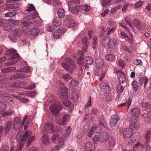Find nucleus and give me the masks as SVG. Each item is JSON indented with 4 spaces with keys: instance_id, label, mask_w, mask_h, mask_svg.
I'll return each mask as SVG.
<instances>
[{
    "instance_id": "b1692460",
    "label": "nucleus",
    "mask_w": 151,
    "mask_h": 151,
    "mask_svg": "<svg viewBox=\"0 0 151 151\" xmlns=\"http://www.w3.org/2000/svg\"><path fill=\"white\" fill-rule=\"evenodd\" d=\"M41 139V142L43 144L47 145L49 143V138L47 134H43L42 136Z\"/></svg>"
},
{
    "instance_id": "cd10ccee",
    "label": "nucleus",
    "mask_w": 151,
    "mask_h": 151,
    "mask_svg": "<svg viewBox=\"0 0 151 151\" xmlns=\"http://www.w3.org/2000/svg\"><path fill=\"white\" fill-rule=\"evenodd\" d=\"M140 110L137 108H133L131 111V113L132 116H139L140 114Z\"/></svg>"
},
{
    "instance_id": "1a4fd4ad",
    "label": "nucleus",
    "mask_w": 151,
    "mask_h": 151,
    "mask_svg": "<svg viewBox=\"0 0 151 151\" xmlns=\"http://www.w3.org/2000/svg\"><path fill=\"white\" fill-rule=\"evenodd\" d=\"M138 117L139 116H132L131 117L130 126L135 129H138L140 126V124L137 122Z\"/></svg>"
},
{
    "instance_id": "c756f323",
    "label": "nucleus",
    "mask_w": 151,
    "mask_h": 151,
    "mask_svg": "<svg viewBox=\"0 0 151 151\" xmlns=\"http://www.w3.org/2000/svg\"><path fill=\"white\" fill-rule=\"evenodd\" d=\"M91 129L93 132L96 133H99L101 130V127L96 125L92 126Z\"/></svg>"
},
{
    "instance_id": "5fc2aeb1",
    "label": "nucleus",
    "mask_w": 151,
    "mask_h": 151,
    "mask_svg": "<svg viewBox=\"0 0 151 151\" xmlns=\"http://www.w3.org/2000/svg\"><path fill=\"white\" fill-rule=\"evenodd\" d=\"M17 63V60H13L12 61L10 62L7 63H5V65L6 66L12 65L16 64Z\"/></svg>"
},
{
    "instance_id": "393cba45",
    "label": "nucleus",
    "mask_w": 151,
    "mask_h": 151,
    "mask_svg": "<svg viewBox=\"0 0 151 151\" xmlns=\"http://www.w3.org/2000/svg\"><path fill=\"white\" fill-rule=\"evenodd\" d=\"M148 81L149 80L147 77L143 76L142 77H140L139 78V83L140 85H142L144 83V87H145Z\"/></svg>"
},
{
    "instance_id": "473e14b6",
    "label": "nucleus",
    "mask_w": 151,
    "mask_h": 151,
    "mask_svg": "<svg viewBox=\"0 0 151 151\" xmlns=\"http://www.w3.org/2000/svg\"><path fill=\"white\" fill-rule=\"evenodd\" d=\"M18 12L15 11H13L6 13L5 15V17H12L17 15Z\"/></svg>"
},
{
    "instance_id": "6ab92c4d",
    "label": "nucleus",
    "mask_w": 151,
    "mask_h": 151,
    "mask_svg": "<svg viewBox=\"0 0 151 151\" xmlns=\"http://www.w3.org/2000/svg\"><path fill=\"white\" fill-rule=\"evenodd\" d=\"M100 137V142H106L109 138V134L106 132L101 133Z\"/></svg>"
},
{
    "instance_id": "69168bd1",
    "label": "nucleus",
    "mask_w": 151,
    "mask_h": 151,
    "mask_svg": "<svg viewBox=\"0 0 151 151\" xmlns=\"http://www.w3.org/2000/svg\"><path fill=\"white\" fill-rule=\"evenodd\" d=\"M5 100L9 103L13 102V98L11 97H8L6 95L5 97Z\"/></svg>"
},
{
    "instance_id": "6e6d98bb",
    "label": "nucleus",
    "mask_w": 151,
    "mask_h": 151,
    "mask_svg": "<svg viewBox=\"0 0 151 151\" xmlns=\"http://www.w3.org/2000/svg\"><path fill=\"white\" fill-rule=\"evenodd\" d=\"M111 0H104L102 2V5L104 6H107L110 4Z\"/></svg>"
},
{
    "instance_id": "f257e3e1",
    "label": "nucleus",
    "mask_w": 151,
    "mask_h": 151,
    "mask_svg": "<svg viewBox=\"0 0 151 151\" xmlns=\"http://www.w3.org/2000/svg\"><path fill=\"white\" fill-rule=\"evenodd\" d=\"M32 17L30 16H27V17H24V19L26 20V21H24L22 23V25L23 26L22 27V29L24 32H25L26 33H28L29 32L30 34L33 35V36H36L37 35L39 31L37 28L33 27L32 28V30L29 31L28 27H27V26H29L30 24L32 23V22L34 21L33 19H31Z\"/></svg>"
},
{
    "instance_id": "4468645a",
    "label": "nucleus",
    "mask_w": 151,
    "mask_h": 151,
    "mask_svg": "<svg viewBox=\"0 0 151 151\" xmlns=\"http://www.w3.org/2000/svg\"><path fill=\"white\" fill-rule=\"evenodd\" d=\"M85 151H94V144L90 141L86 142L84 144Z\"/></svg>"
},
{
    "instance_id": "c85d7f7f",
    "label": "nucleus",
    "mask_w": 151,
    "mask_h": 151,
    "mask_svg": "<svg viewBox=\"0 0 151 151\" xmlns=\"http://www.w3.org/2000/svg\"><path fill=\"white\" fill-rule=\"evenodd\" d=\"M71 99L74 101H77L78 99V96L77 92L76 91H72L71 95Z\"/></svg>"
},
{
    "instance_id": "79ce46f5",
    "label": "nucleus",
    "mask_w": 151,
    "mask_h": 151,
    "mask_svg": "<svg viewBox=\"0 0 151 151\" xmlns=\"http://www.w3.org/2000/svg\"><path fill=\"white\" fill-rule=\"evenodd\" d=\"M7 107L6 103L3 102H0V111H4Z\"/></svg>"
},
{
    "instance_id": "4d7b16f0",
    "label": "nucleus",
    "mask_w": 151,
    "mask_h": 151,
    "mask_svg": "<svg viewBox=\"0 0 151 151\" xmlns=\"http://www.w3.org/2000/svg\"><path fill=\"white\" fill-rule=\"evenodd\" d=\"M9 147L7 145H3L0 149V151H8Z\"/></svg>"
},
{
    "instance_id": "603ef678",
    "label": "nucleus",
    "mask_w": 151,
    "mask_h": 151,
    "mask_svg": "<svg viewBox=\"0 0 151 151\" xmlns=\"http://www.w3.org/2000/svg\"><path fill=\"white\" fill-rule=\"evenodd\" d=\"M14 34L17 36H20L21 35L22 32L21 31L18 29H15L14 31Z\"/></svg>"
},
{
    "instance_id": "a18cd8bd",
    "label": "nucleus",
    "mask_w": 151,
    "mask_h": 151,
    "mask_svg": "<svg viewBox=\"0 0 151 151\" xmlns=\"http://www.w3.org/2000/svg\"><path fill=\"white\" fill-rule=\"evenodd\" d=\"M116 90L118 93H120L123 91L124 87L122 86L121 84H119L117 86Z\"/></svg>"
},
{
    "instance_id": "423d86ee",
    "label": "nucleus",
    "mask_w": 151,
    "mask_h": 151,
    "mask_svg": "<svg viewBox=\"0 0 151 151\" xmlns=\"http://www.w3.org/2000/svg\"><path fill=\"white\" fill-rule=\"evenodd\" d=\"M32 132L28 130H27L24 134H23L22 132H19L16 136V139L17 141L22 142L26 141L31 135Z\"/></svg>"
},
{
    "instance_id": "72a5a7b5",
    "label": "nucleus",
    "mask_w": 151,
    "mask_h": 151,
    "mask_svg": "<svg viewBox=\"0 0 151 151\" xmlns=\"http://www.w3.org/2000/svg\"><path fill=\"white\" fill-rule=\"evenodd\" d=\"M132 24L137 29H139L142 28L141 24L139 20L137 19L134 20L132 22Z\"/></svg>"
},
{
    "instance_id": "f03ea898",
    "label": "nucleus",
    "mask_w": 151,
    "mask_h": 151,
    "mask_svg": "<svg viewBox=\"0 0 151 151\" xmlns=\"http://www.w3.org/2000/svg\"><path fill=\"white\" fill-rule=\"evenodd\" d=\"M65 62H63L62 63V66L70 73H72L76 69V65L73 60L68 57L65 58Z\"/></svg>"
},
{
    "instance_id": "3c124183",
    "label": "nucleus",
    "mask_w": 151,
    "mask_h": 151,
    "mask_svg": "<svg viewBox=\"0 0 151 151\" xmlns=\"http://www.w3.org/2000/svg\"><path fill=\"white\" fill-rule=\"evenodd\" d=\"M47 30L49 32H52L55 29V27L50 24H48L46 27Z\"/></svg>"
},
{
    "instance_id": "9b49d317",
    "label": "nucleus",
    "mask_w": 151,
    "mask_h": 151,
    "mask_svg": "<svg viewBox=\"0 0 151 151\" xmlns=\"http://www.w3.org/2000/svg\"><path fill=\"white\" fill-rule=\"evenodd\" d=\"M13 126L14 129L16 130L21 129L23 126L21 119L19 118L16 117L14 121Z\"/></svg>"
},
{
    "instance_id": "ea45409f",
    "label": "nucleus",
    "mask_w": 151,
    "mask_h": 151,
    "mask_svg": "<svg viewBox=\"0 0 151 151\" xmlns=\"http://www.w3.org/2000/svg\"><path fill=\"white\" fill-rule=\"evenodd\" d=\"M78 82L77 81L73 80L70 82L69 86L70 87L73 88L75 87H77L78 85Z\"/></svg>"
},
{
    "instance_id": "f3484780",
    "label": "nucleus",
    "mask_w": 151,
    "mask_h": 151,
    "mask_svg": "<svg viewBox=\"0 0 151 151\" xmlns=\"http://www.w3.org/2000/svg\"><path fill=\"white\" fill-rule=\"evenodd\" d=\"M65 32V30L63 28H59L56 31L52 33L55 38L57 39L59 38L61 36L62 33Z\"/></svg>"
},
{
    "instance_id": "bb28decb",
    "label": "nucleus",
    "mask_w": 151,
    "mask_h": 151,
    "mask_svg": "<svg viewBox=\"0 0 151 151\" xmlns=\"http://www.w3.org/2000/svg\"><path fill=\"white\" fill-rule=\"evenodd\" d=\"M60 18L57 17H55L53 21V24L55 26L58 27L61 25L62 21Z\"/></svg>"
},
{
    "instance_id": "2eb2a0df",
    "label": "nucleus",
    "mask_w": 151,
    "mask_h": 151,
    "mask_svg": "<svg viewBox=\"0 0 151 151\" xmlns=\"http://www.w3.org/2000/svg\"><path fill=\"white\" fill-rule=\"evenodd\" d=\"M119 120V119L117 114H114L112 115L110 120V125L111 127H114Z\"/></svg>"
},
{
    "instance_id": "c03bdc74",
    "label": "nucleus",
    "mask_w": 151,
    "mask_h": 151,
    "mask_svg": "<svg viewBox=\"0 0 151 151\" xmlns=\"http://www.w3.org/2000/svg\"><path fill=\"white\" fill-rule=\"evenodd\" d=\"M132 86L133 87V88L134 91H137L139 89V86L137 85V82L135 81H133L132 83Z\"/></svg>"
},
{
    "instance_id": "6e6552de",
    "label": "nucleus",
    "mask_w": 151,
    "mask_h": 151,
    "mask_svg": "<svg viewBox=\"0 0 151 151\" xmlns=\"http://www.w3.org/2000/svg\"><path fill=\"white\" fill-rule=\"evenodd\" d=\"M65 19V24L66 27L69 28H72L73 29V28L75 29V27H77L76 23L72 20L70 15H68L66 16Z\"/></svg>"
},
{
    "instance_id": "7ed1b4c3",
    "label": "nucleus",
    "mask_w": 151,
    "mask_h": 151,
    "mask_svg": "<svg viewBox=\"0 0 151 151\" xmlns=\"http://www.w3.org/2000/svg\"><path fill=\"white\" fill-rule=\"evenodd\" d=\"M117 43V40L114 38L109 37H105L102 40V44L104 47H108L109 48L114 47Z\"/></svg>"
},
{
    "instance_id": "052dcab7",
    "label": "nucleus",
    "mask_w": 151,
    "mask_h": 151,
    "mask_svg": "<svg viewBox=\"0 0 151 151\" xmlns=\"http://www.w3.org/2000/svg\"><path fill=\"white\" fill-rule=\"evenodd\" d=\"M12 110L5 111L3 114V116H9L12 114Z\"/></svg>"
},
{
    "instance_id": "20e7f679",
    "label": "nucleus",
    "mask_w": 151,
    "mask_h": 151,
    "mask_svg": "<svg viewBox=\"0 0 151 151\" xmlns=\"http://www.w3.org/2000/svg\"><path fill=\"white\" fill-rule=\"evenodd\" d=\"M71 127H68V128L65 130L64 132L61 134L58 135V141L59 143L63 142L65 140L69 137L70 133L71 132ZM64 143H63L60 145L63 146Z\"/></svg>"
},
{
    "instance_id": "5701e85b",
    "label": "nucleus",
    "mask_w": 151,
    "mask_h": 151,
    "mask_svg": "<svg viewBox=\"0 0 151 151\" xmlns=\"http://www.w3.org/2000/svg\"><path fill=\"white\" fill-rule=\"evenodd\" d=\"M101 89L104 93H107L109 92L110 88L106 83H102L101 84Z\"/></svg>"
},
{
    "instance_id": "37998d69",
    "label": "nucleus",
    "mask_w": 151,
    "mask_h": 151,
    "mask_svg": "<svg viewBox=\"0 0 151 151\" xmlns=\"http://www.w3.org/2000/svg\"><path fill=\"white\" fill-rule=\"evenodd\" d=\"M106 59L109 61H113L115 59V56L113 54H109L106 55Z\"/></svg>"
},
{
    "instance_id": "680f3d73",
    "label": "nucleus",
    "mask_w": 151,
    "mask_h": 151,
    "mask_svg": "<svg viewBox=\"0 0 151 151\" xmlns=\"http://www.w3.org/2000/svg\"><path fill=\"white\" fill-rule=\"evenodd\" d=\"M100 137H99L98 136H95L93 138V142L94 143H97L98 142H100Z\"/></svg>"
},
{
    "instance_id": "c9c22d12",
    "label": "nucleus",
    "mask_w": 151,
    "mask_h": 151,
    "mask_svg": "<svg viewBox=\"0 0 151 151\" xmlns=\"http://www.w3.org/2000/svg\"><path fill=\"white\" fill-rule=\"evenodd\" d=\"M57 14L59 18H62L65 16V11L62 8L59 9L58 10Z\"/></svg>"
},
{
    "instance_id": "0eeeda50",
    "label": "nucleus",
    "mask_w": 151,
    "mask_h": 151,
    "mask_svg": "<svg viewBox=\"0 0 151 151\" xmlns=\"http://www.w3.org/2000/svg\"><path fill=\"white\" fill-rule=\"evenodd\" d=\"M58 94L59 97L62 99H68V95L67 93V89L63 83H62L61 87L59 89Z\"/></svg>"
},
{
    "instance_id": "dca6fc26",
    "label": "nucleus",
    "mask_w": 151,
    "mask_h": 151,
    "mask_svg": "<svg viewBox=\"0 0 151 151\" xmlns=\"http://www.w3.org/2000/svg\"><path fill=\"white\" fill-rule=\"evenodd\" d=\"M70 116L68 114L64 115L63 117L62 121H61V119H56L55 122L59 125H64L66 122L69 119Z\"/></svg>"
},
{
    "instance_id": "aec40b11",
    "label": "nucleus",
    "mask_w": 151,
    "mask_h": 151,
    "mask_svg": "<svg viewBox=\"0 0 151 151\" xmlns=\"http://www.w3.org/2000/svg\"><path fill=\"white\" fill-rule=\"evenodd\" d=\"M133 133V130L132 129L127 128L124 130L123 135L125 138H128L131 137Z\"/></svg>"
},
{
    "instance_id": "0e129e2a",
    "label": "nucleus",
    "mask_w": 151,
    "mask_h": 151,
    "mask_svg": "<svg viewBox=\"0 0 151 151\" xmlns=\"http://www.w3.org/2000/svg\"><path fill=\"white\" fill-rule=\"evenodd\" d=\"M130 139V140L128 142L129 144H131L132 143L138 140V139L134 137L133 136L131 137Z\"/></svg>"
},
{
    "instance_id": "f8f14e48",
    "label": "nucleus",
    "mask_w": 151,
    "mask_h": 151,
    "mask_svg": "<svg viewBox=\"0 0 151 151\" xmlns=\"http://www.w3.org/2000/svg\"><path fill=\"white\" fill-rule=\"evenodd\" d=\"M6 53L8 55H12V56L9 58V60H10L17 58L19 56L18 54L17 53L16 50L12 49H9L7 50Z\"/></svg>"
},
{
    "instance_id": "09e8293b",
    "label": "nucleus",
    "mask_w": 151,
    "mask_h": 151,
    "mask_svg": "<svg viewBox=\"0 0 151 151\" xmlns=\"http://www.w3.org/2000/svg\"><path fill=\"white\" fill-rule=\"evenodd\" d=\"M82 10L86 12H88L90 9V7L87 5L82 6L81 7Z\"/></svg>"
},
{
    "instance_id": "8fccbe9b",
    "label": "nucleus",
    "mask_w": 151,
    "mask_h": 151,
    "mask_svg": "<svg viewBox=\"0 0 151 151\" xmlns=\"http://www.w3.org/2000/svg\"><path fill=\"white\" fill-rule=\"evenodd\" d=\"M109 145L111 147H113L114 146L115 143V141L114 138H111L109 140Z\"/></svg>"
},
{
    "instance_id": "338daca9",
    "label": "nucleus",
    "mask_w": 151,
    "mask_h": 151,
    "mask_svg": "<svg viewBox=\"0 0 151 151\" xmlns=\"http://www.w3.org/2000/svg\"><path fill=\"white\" fill-rule=\"evenodd\" d=\"M35 139L34 136H31L28 140L27 143V146H29L31 143Z\"/></svg>"
},
{
    "instance_id": "774afa93",
    "label": "nucleus",
    "mask_w": 151,
    "mask_h": 151,
    "mask_svg": "<svg viewBox=\"0 0 151 151\" xmlns=\"http://www.w3.org/2000/svg\"><path fill=\"white\" fill-rule=\"evenodd\" d=\"M61 147H62V146H56L53 147L50 151H58L60 149Z\"/></svg>"
},
{
    "instance_id": "9d476101",
    "label": "nucleus",
    "mask_w": 151,
    "mask_h": 151,
    "mask_svg": "<svg viewBox=\"0 0 151 151\" xmlns=\"http://www.w3.org/2000/svg\"><path fill=\"white\" fill-rule=\"evenodd\" d=\"M68 4L69 11L74 14H78L80 7L78 5H74L71 2H68Z\"/></svg>"
},
{
    "instance_id": "4c0bfd02",
    "label": "nucleus",
    "mask_w": 151,
    "mask_h": 151,
    "mask_svg": "<svg viewBox=\"0 0 151 151\" xmlns=\"http://www.w3.org/2000/svg\"><path fill=\"white\" fill-rule=\"evenodd\" d=\"M31 69L29 66L23 67L19 69L16 72L27 73L30 71Z\"/></svg>"
},
{
    "instance_id": "4be33fe9",
    "label": "nucleus",
    "mask_w": 151,
    "mask_h": 151,
    "mask_svg": "<svg viewBox=\"0 0 151 151\" xmlns=\"http://www.w3.org/2000/svg\"><path fill=\"white\" fill-rule=\"evenodd\" d=\"M104 60L101 58L96 59L95 60V66L98 68L101 67L104 65Z\"/></svg>"
},
{
    "instance_id": "e433bc0d",
    "label": "nucleus",
    "mask_w": 151,
    "mask_h": 151,
    "mask_svg": "<svg viewBox=\"0 0 151 151\" xmlns=\"http://www.w3.org/2000/svg\"><path fill=\"white\" fill-rule=\"evenodd\" d=\"M119 81L120 84H122L126 82V79L124 74L120 75L119 77Z\"/></svg>"
},
{
    "instance_id": "864d4df0",
    "label": "nucleus",
    "mask_w": 151,
    "mask_h": 151,
    "mask_svg": "<svg viewBox=\"0 0 151 151\" xmlns=\"http://www.w3.org/2000/svg\"><path fill=\"white\" fill-rule=\"evenodd\" d=\"M26 10L29 12H30L32 11H35V7L33 6V4H31L30 5V6L28 7Z\"/></svg>"
},
{
    "instance_id": "a19ab883",
    "label": "nucleus",
    "mask_w": 151,
    "mask_h": 151,
    "mask_svg": "<svg viewBox=\"0 0 151 151\" xmlns=\"http://www.w3.org/2000/svg\"><path fill=\"white\" fill-rule=\"evenodd\" d=\"M85 60L87 64L91 65L93 63V60L91 57H86L85 58Z\"/></svg>"
},
{
    "instance_id": "412c9836",
    "label": "nucleus",
    "mask_w": 151,
    "mask_h": 151,
    "mask_svg": "<svg viewBox=\"0 0 151 151\" xmlns=\"http://www.w3.org/2000/svg\"><path fill=\"white\" fill-rule=\"evenodd\" d=\"M12 125V122L8 121L6 122L5 125L4 133L5 134H7L10 131Z\"/></svg>"
},
{
    "instance_id": "2f4dec72",
    "label": "nucleus",
    "mask_w": 151,
    "mask_h": 151,
    "mask_svg": "<svg viewBox=\"0 0 151 151\" xmlns=\"http://www.w3.org/2000/svg\"><path fill=\"white\" fill-rule=\"evenodd\" d=\"M16 68L15 67H11L6 68L5 69H2V72L4 73L10 72L12 71L16 72Z\"/></svg>"
},
{
    "instance_id": "7c9ffc66",
    "label": "nucleus",
    "mask_w": 151,
    "mask_h": 151,
    "mask_svg": "<svg viewBox=\"0 0 151 151\" xmlns=\"http://www.w3.org/2000/svg\"><path fill=\"white\" fill-rule=\"evenodd\" d=\"M139 147H140L141 148L143 149L144 146L142 144H141L140 142H137L136 144H135L133 146V150H128L127 149H123L122 150L123 151H134V150L137 148Z\"/></svg>"
},
{
    "instance_id": "f704fd0d",
    "label": "nucleus",
    "mask_w": 151,
    "mask_h": 151,
    "mask_svg": "<svg viewBox=\"0 0 151 151\" xmlns=\"http://www.w3.org/2000/svg\"><path fill=\"white\" fill-rule=\"evenodd\" d=\"M132 102V100L130 98L127 100L125 102L122 103V104L118 106L119 107H121L124 106L125 104H127L128 106V109L129 108Z\"/></svg>"
},
{
    "instance_id": "e2e57ef3",
    "label": "nucleus",
    "mask_w": 151,
    "mask_h": 151,
    "mask_svg": "<svg viewBox=\"0 0 151 151\" xmlns=\"http://www.w3.org/2000/svg\"><path fill=\"white\" fill-rule=\"evenodd\" d=\"M142 62V61L139 59L135 60L133 62V63L135 65H141Z\"/></svg>"
},
{
    "instance_id": "ddd939ff",
    "label": "nucleus",
    "mask_w": 151,
    "mask_h": 151,
    "mask_svg": "<svg viewBox=\"0 0 151 151\" xmlns=\"http://www.w3.org/2000/svg\"><path fill=\"white\" fill-rule=\"evenodd\" d=\"M44 128L45 131L47 133L55 132L54 126L51 123L46 124L44 126Z\"/></svg>"
},
{
    "instance_id": "de8ad7c7",
    "label": "nucleus",
    "mask_w": 151,
    "mask_h": 151,
    "mask_svg": "<svg viewBox=\"0 0 151 151\" xmlns=\"http://www.w3.org/2000/svg\"><path fill=\"white\" fill-rule=\"evenodd\" d=\"M67 99H62V102L65 106H69L71 105V103Z\"/></svg>"
},
{
    "instance_id": "a211bd4d",
    "label": "nucleus",
    "mask_w": 151,
    "mask_h": 151,
    "mask_svg": "<svg viewBox=\"0 0 151 151\" xmlns=\"http://www.w3.org/2000/svg\"><path fill=\"white\" fill-rule=\"evenodd\" d=\"M151 130L150 129L146 131L145 135V144L147 145L150 144L151 141Z\"/></svg>"
},
{
    "instance_id": "49530a36",
    "label": "nucleus",
    "mask_w": 151,
    "mask_h": 151,
    "mask_svg": "<svg viewBox=\"0 0 151 151\" xmlns=\"http://www.w3.org/2000/svg\"><path fill=\"white\" fill-rule=\"evenodd\" d=\"M143 116L144 117V120L146 122L148 123H151V118L148 116V114H143Z\"/></svg>"
},
{
    "instance_id": "13d9d810",
    "label": "nucleus",
    "mask_w": 151,
    "mask_h": 151,
    "mask_svg": "<svg viewBox=\"0 0 151 151\" xmlns=\"http://www.w3.org/2000/svg\"><path fill=\"white\" fill-rule=\"evenodd\" d=\"M82 42L83 44L86 46L88 43V40L87 37L83 38L82 39Z\"/></svg>"
},
{
    "instance_id": "bf43d9fd",
    "label": "nucleus",
    "mask_w": 151,
    "mask_h": 151,
    "mask_svg": "<svg viewBox=\"0 0 151 151\" xmlns=\"http://www.w3.org/2000/svg\"><path fill=\"white\" fill-rule=\"evenodd\" d=\"M95 74L97 76H100L103 74V71L101 69H98V70L95 72Z\"/></svg>"
},
{
    "instance_id": "58836bf2",
    "label": "nucleus",
    "mask_w": 151,
    "mask_h": 151,
    "mask_svg": "<svg viewBox=\"0 0 151 151\" xmlns=\"http://www.w3.org/2000/svg\"><path fill=\"white\" fill-rule=\"evenodd\" d=\"M3 27L4 29L7 31H10L12 29L11 25L8 23H5Z\"/></svg>"
},
{
    "instance_id": "a878e982",
    "label": "nucleus",
    "mask_w": 151,
    "mask_h": 151,
    "mask_svg": "<svg viewBox=\"0 0 151 151\" xmlns=\"http://www.w3.org/2000/svg\"><path fill=\"white\" fill-rule=\"evenodd\" d=\"M106 120L104 118V116H102L99 117L98 120L99 125L101 127V126L105 127L106 125Z\"/></svg>"
},
{
    "instance_id": "39448f33",
    "label": "nucleus",
    "mask_w": 151,
    "mask_h": 151,
    "mask_svg": "<svg viewBox=\"0 0 151 151\" xmlns=\"http://www.w3.org/2000/svg\"><path fill=\"white\" fill-rule=\"evenodd\" d=\"M62 104L58 101H56L55 104L50 106V109L53 115L57 116L59 111L62 109Z\"/></svg>"
}]
</instances>
